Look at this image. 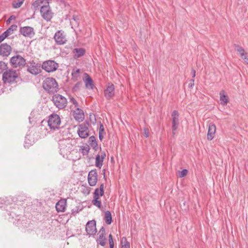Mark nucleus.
I'll use <instances>...</instances> for the list:
<instances>
[{
    "label": "nucleus",
    "instance_id": "obj_33",
    "mask_svg": "<svg viewBox=\"0 0 248 248\" xmlns=\"http://www.w3.org/2000/svg\"><path fill=\"white\" fill-rule=\"evenodd\" d=\"M43 2V0H37L35 2H34L32 4V6L35 10Z\"/></svg>",
    "mask_w": 248,
    "mask_h": 248
},
{
    "label": "nucleus",
    "instance_id": "obj_11",
    "mask_svg": "<svg viewBox=\"0 0 248 248\" xmlns=\"http://www.w3.org/2000/svg\"><path fill=\"white\" fill-rule=\"evenodd\" d=\"M54 38L56 43L58 45H63L66 42L65 35L62 31H59L55 34Z\"/></svg>",
    "mask_w": 248,
    "mask_h": 248
},
{
    "label": "nucleus",
    "instance_id": "obj_13",
    "mask_svg": "<svg viewBox=\"0 0 248 248\" xmlns=\"http://www.w3.org/2000/svg\"><path fill=\"white\" fill-rule=\"evenodd\" d=\"M67 140H63L60 141L59 143L60 149L61 154H67L68 153H70L71 151L70 143H67Z\"/></svg>",
    "mask_w": 248,
    "mask_h": 248
},
{
    "label": "nucleus",
    "instance_id": "obj_40",
    "mask_svg": "<svg viewBox=\"0 0 248 248\" xmlns=\"http://www.w3.org/2000/svg\"><path fill=\"white\" fill-rule=\"evenodd\" d=\"M17 28V26L16 25H12L9 28V30L12 31V32H13V31H16V30Z\"/></svg>",
    "mask_w": 248,
    "mask_h": 248
},
{
    "label": "nucleus",
    "instance_id": "obj_49",
    "mask_svg": "<svg viewBox=\"0 0 248 248\" xmlns=\"http://www.w3.org/2000/svg\"><path fill=\"white\" fill-rule=\"evenodd\" d=\"M194 80L193 79L191 80V85H190V87H192L194 85Z\"/></svg>",
    "mask_w": 248,
    "mask_h": 248
},
{
    "label": "nucleus",
    "instance_id": "obj_45",
    "mask_svg": "<svg viewBox=\"0 0 248 248\" xmlns=\"http://www.w3.org/2000/svg\"><path fill=\"white\" fill-rule=\"evenodd\" d=\"M145 135L146 138L149 137V132L147 129H145Z\"/></svg>",
    "mask_w": 248,
    "mask_h": 248
},
{
    "label": "nucleus",
    "instance_id": "obj_16",
    "mask_svg": "<svg viewBox=\"0 0 248 248\" xmlns=\"http://www.w3.org/2000/svg\"><path fill=\"white\" fill-rule=\"evenodd\" d=\"M114 86L112 84H108L106 89L104 90V94L107 99H111L114 95Z\"/></svg>",
    "mask_w": 248,
    "mask_h": 248
},
{
    "label": "nucleus",
    "instance_id": "obj_14",
    "mask_svg": "<svg viewBox=\"0 0 248 248\" xmlns=\"http://www.w3.org/2000/svg\"><path fill=\"white\" fill-rule=\"evenodd\" d=\"M86 231L89 235H93L96 233V222L93 220L87 222L86 225Z\"/></svg>",
    "mask_w": 248,
    "mask_h": 248
},
{
    "label": "nucleus",
    "instance_id": "obj_6",
    "mask_svg": "<svg viewBox=\"0 0 248 248\" xmlns=\"http://www.w3.org/2000/svg\"><path fill=\"white\" fill-rule=\"evenodd\" d=\"M27 67L28 71L32 75H37L41 72V64L36 63L33 61H31Z\"/></svg>",
    "mask_w": 248,
    "mask_h": 248
},
{
    "label": "nucleus",
    "instance_id": "obj_37",
    "mask_svg": "<svg viewBox=\"0 0 248 248\" xmlns=\"http://www.w3.org/2000/svg\"><path fill=\"white\" fill-rule=\"evenodd\" d=\"M187 173V170L186 169L183 170L182 171H179V176L180 177H184L186 175Z\"/></svg>",
    "mask_w": 248,
    "mask_h": 248
},
{
    "label": "nucleus",
    "instance_id": "obj_4",
    "mask_svg": "<svg viewBox=\"0 0 248 248\" xmlns=\"http://www.w3.org/2000/svg\"><path fill=\"white\" fill-rule=\"evenodd\" d=\"M52 100L56 107L60 109L65 108L67 104V100L63 96L57 94L52 96Z\"/></svg>",
    "mask_w": 248,
    "mask_h": 248
},
{
    "label": "nucleus",
    "instance_id": "obj_32",
    "mask_svg": "<svg viewBox=\"0 0 248 248\" xmlns=\"http://www.w3.org/2000/svg\"><path fill=\"white\" fill-rule=\"evenodd\" d=\"M94 199L92 201V203L96 207L100 208L101 202L99 200V197H93Z\"/></svg>",
    "mask_w": 248,
    "mask_h": 248
},
{
    "label": "nucleus",
    "instance_id": "obj_48",
    "mask_svg": "<svg viewBox=\"0 0 248 248\" xmlns=\"http://www.w3.org/2000/svg\"><path fill=\"white\" fill-rule=\"evenodd\" d=\"M17 199H18V200H19L20 201H23V196H18Z\"/></svg>",
    "mask_w": 248,
    "mask_h": 248
},
{
    "label": "nucleus",
    "instance_id": "obj_21",
    "mask_svg": "<svg viewBox=\"0 0 248 248\" xmlns=\"http://www.w3.org/2000/svg\"><path fill=\"white\" fill-rule=\"evenodd\" d=\"M66 205V201L65 200L59 201L56 204V209L58 212H64Z\"/></svg>",
    "mask_w": 248,
    "mask_h": 248
},
{
    "label": "nucleus",
    "instance_id": "obj_26",
    "mask_svg": "<svg viewBox=\"0 0 248 248\" xmlns=\"http://www.w3.org/2000/svg\"><path fill=\"white\" fill-rule=\"evenodd\" d=\"M220 103L223 105H227L228 102V98L227 95L225 94V91L222 90L219 93Z\"/></svg>",
    "mask_w": 248,
    "mask_h": 248
},
{
    "label": "nucleus",
    "instance_id": "obj_46",
    "mask_svg": "<svg viewBox=\"0 0 248 248\" xmlns=\"http://www.w3.org/2000/svg\"><path fill=\"white\" fill-rule=\"evenodd\" d=\"M6 31L7 32V33L8 34V35H10V34H11L13 33V32H12V31H11L10 30H9V29H8V30H7Z\"/></svg>",
    "mask_w": 248,
    "mask_h": 248
},
{
    "label": "nucleus",
    "instance_id": "obj_34",
    "mask_svg": "<svg viewBox=\"0 0 248 248\" xmlns=\"http://www.w3.org/2000/svg\"><path fill=\"white\" fill-rule=\"evenodd\" d=\"M90 148L88 146H84L81 148V153L83 155H87L88 154Z\"/></svg>",
    "mask_w": 248,
    "mask_h": 248
},
{
    "label": "nucleus",
    "instance_id": "obj_38",
    "mask_svg": "<svg viewBox=\"0 0 248 248\" xmlns=\"http://www.w3.org/2000/svg\"><path fill=\"white\" fill-rule=\"evenodd\" d=\"M70 102L75 105V107H77L78 106V103L74 98L71 97L70 98Z\"/></svg>",
    "mask_w": 248,
    "mask_h": 248
},
{
    "label": "nucleus",
    "instance_id": "obj_43",
    "mask_svg": "<svg viewBox=\"0 0 248 248\" xmlns=\"http://www.w3.org/2000/svg\"><path fill=\"white\" fill-rule=\"evenodd\" d=\"M1 35L3 36V37H4L3 38L4 39L9 36L8 34L7 33V32L6 31H4Z\"/></svg>",
    "mask_w": 248,
    "mask_h": 248
},
{
    "label": "nucleus",
    "instance_id": "obj_25",
    "mask_svg": "<svg viewBox=\"0 0 248 248\" xmlns=\"http://www.w3.org/2000/svg\"><path fill=\"white\" fill-rule=\"evenodd\" d=\"M104 184H102L100 185L99 189L96 188L93 193V197H99V195L102 196L104 194Z\"/></svg>",
    "mask_w": 248,
    "mask_h": 248
},
{
    "label": "nucleus",
    "instance_id": "obj_28",
    "mask_svg": "<svg viewBox=\"0 0 248 248\" xmlns=\"http://www.w3.org/2000/svg\"><path fill=\"white\" fill-rule=\"evenodd\" d=\"M80 75V69L78 68L73 69L72 73V78L74 80H77Z\"/></svg>",
    "mask_w": 248,
    "mask_h": 248
},
{
    "label": "nucleus",
    "instance_id": "obj_51",
    "mask_svg": "<svg viewBox=\"0 0 248 248\" xmlns=\"http://www.w3.org/2000/svg\"><path fill=\"white\" fill-rule=\"evenodd\" d=\"M1 199H0V202H1Z\"/></svg>",
    "mask_w": 248,
    "mask_h": 248
},
{
    "label": "nucleus",
    "instance_id": "obj_10",
    "mask_svg": "<svg viewBox=\"0 0 248 248\" xmlns=\"http://www.w3.org/2000/svg\"><path fill=\"white\" fill-rule=\"evenodd\" d=\"M97 176L98 175L95 170H92L89 172L88 181L90 186H95L97 182Z\"/></svg>",
    "mask_w": 248,
    "mask_h": 248
},
{
    "label": "nucleus",
    "instance_id": "obj_2",
    "mask_svg": "<svg viewBox=\"0 0 248 248\" xmlns=\"http://www.w3.org/2000/svg\"><path fill=\"white\" fill-rule=\"evenodd\" d=\"M18 77L16 71L9 69L4 72L2 75V79L4 83H12L14 82Z\"/></svg>",
    "mask_w": 248,
    "mask_h": 248
},
{
    "label": "nucleus",
    "instance_id": "obj_47",
    "mask_svg": "<svg viewBox=\"0 0 248 248\" xmlns=\"http://www.w3.org/2000/svg\"><path fill=\"white\" fill-rule=\"evenodd\" d=\"M192 72L193 73L192 77H193V78H194L195 77V75H196V71H195V70L193 69L192 70Z\"/></svg>",
    "mask_w": 248,
    "mask_h": 248
},
{
    "label": "nucleus",
    "instance_id": "obj_17",
    "mask_svg": "<svg viewBox=\"0 0 248 248\" xmlns=\"http://www.w3.org/2000/svg\"><path fill=\"white\" fill-rule=\"evenodd\" d=\"M11 47L7 44H2L0 46V55L8 56L11 52Z\"/></svg>",
    "mask_w": 248,
    "mask_h": 248
},
{
    "label": "nucleus",
    "instance_id": "obj_19",
    "mask_svg": "<svg viewBox=\"0 0 248 248\" xmlns=\"http://www.w3.org/2000/svg\"><path fill=\"white\" fill-rule=\"evenodd\" d=\"M84 76L83 81L86 87L88 89H93V84L92 79L86 73H84Z\"/></svg>",
    "mask_w": 248,
    "mask_h": 248
},
{
    "label": "nucleus",
    "instance_id": "obj_39",
    "mask_svg": "<svg viewBox=\"0 0 248 248\" xmlns=\"http://www.w3.org/2000/svg\"><path fill=\"white\" fill-rule=\"evenodd\" d=\"M242 59L244 60V62L248 64V53H247L244 56L242 57Z\"/></svg>",
    "mask_w": 248,
    "mask_h": 248
},
{
    "label": "nucleus",
    "instance_id": "obj_3",
    "mask_svg": "<svg viewBox=\"0 0 248 248\" xmlns=\"http://www.w3.org/2000/svg\"><path fill=\"white\" fill-rule=\"evenodd\" d=\"M10 62L14 68H21L26 63L25 59L19 55L14 56L10 59Z\"/></svg>",
    "mask_w": 248,
    "mask_h": 248
},
{
    "label": "nucleus",
    "instance_id": "obj_23",
    "mask_svg": "<svg viewBox=\"0 0 248 248\" xmlns=\"http://www.w3.org/2000/svg\"><path fill=\"white\" fill-rule=\"evenodd\" d=\"M106 156L105 153H102L101 155H97L95 158V166L96 167L101 168L103 165V159Z\"/></svg>",
    "mask_w": 248,
    "mask_h": 248
},
{
    "label": "nucleus",
    "instance_id": "obj_20",
    "mask_svg": "<svg viewBox=\"0 0 248 248\" xmlns=\"http://www.w3.org/2000/svg\"><path fill=\"white\" fill-rule=\"evenodd\" d=\"M216 127L214 124L210 123L208 125V131L207 133V139L211 140L214 137Z\"/></svg>",
    "mask_w": 248,
    "mask_h": 248
},
{
    "label": "nucleus",
    "instance_id": "obj_41",
    "mask_svg": "<svg viewBox=\"0 0 248 248\" xmlns=\"http://www.w3.org/2000/svg\"><path fill=\"white\" fill-rule=\"evenodd\" d=\"M16 19V16L14 15H12L10 16L8 19L7 20V23H10V21Z\"/></svg>",
    "mask_w": 248,
    "mask_h": 248
},
{
    "label": "nucleus",
    "instance_id": "obj_24",
    "mask_svg": "<svg viewBox=\"0 0 248 248\" xmlns=\"http://www.w3.org/2000/svg\"><path fill=\"white\" fill-rule=\"evenodd\" d=\"M73 52L74 54V57L75 58H79L85 54V50L82 48H75Z\"/></svg>",
    "mask_w": 248,
    "mask_h": 248
},
{
    "label": "nucleus",
    "instance_id": "obj_15",
    "mask_svg": "<svg viewBox=\"0 0 248 248\" xmlns=\"http://www.w3.org/2000/svg\"><path fill=\"white\" fill-rule=\"evenodd\" d=\"M20 32L24 36L30 38H31L34 35L33 28L29 26L21 27Z\"/></svg>",
    "mask_w": 248,
    "mask_h": 248
},
{
    "label": "nucleus",
    "instance_id": "obj_1",
    "mask_svg": "<svg viewBox=\"0 0 248 248\" xmlns=\"http://www.w3.org/2000/svg\"><path fill=\"white\" fill-rule=\"evenodd\" d=\"M43 87L48 93H54L58 90V84L56 80L52 78H46L43 82Z\"/></svg>",
    "mask_w": 248,
    "mask_h": 248
},
{
    "label": "nucleus",
    "instance_id": "obj_30",
    "mask_svg": "<svg viewBox=\"0 0 248 248\" xmlns=\"http://www.w3.org/2000/svg\"><path fill=\"white\" fill-rule=\"evenodd\" d=\"M121 243L122 248H130V243L127 241L126 237L122 238Z\"/></svg>",
    "mask_w": 248,
    "mask_h": 248
},
{
    "label": "nucleus",
    "instance_id": "obj_42",
    "mask_svg": "<svg viewBox=\"0 0 248 248\" xmlns=\"http://www.w3.org/2000/svg\"><path fill=\"white\" fill-rule=\"evenodd\" d=\"M104 128L103 125L102 124H101L99 127V133H104Z\"/></svg>",
    "mask_w": 248,
    "mask_h": 248
},
{
    "label": "nucleus",
    "instance_id": "obj_31",
    "mask_svg": "<svg viewBox=\"0 0 248 248\" xmlns=\"http://www.w3.org/2000/svg\"><path fill=\"white\" fill-rule=\"evenodd\" d=\"M235 49L239 53L241 58L247 53L244 48L239 46L235 45Z\"/></svg>",
    "mask_w": 248,
    "mask_h": 248
},
{
    "label": "nucleus",
    "instance_id": "obj_5",
    "mask_svg": "<svg viewBox=\"0 0 248 248\" xmlns=\"http://www.w3.org/2000/svg\"><path fill=\"white\" fill-rule=\"evenodd\" d=\"M61 124V119L59 115L52 114L49 116L48 125L51 129H58Z\"/></svg>",
    "mask_w": 248,
    "mask_h": 248
},
{
    "label": "nucleus",
    "instance_id": "obj_35",
    "mask_svg": "<svg viewBox=\"0 0 248 248\" xmlns=\"http://www.w3.org/2000/svg\"><path fill=\"white\" fill-rule=\"evenodd\" d=\"M24 0H20L17 2H14L13 3V7L15 8H18L20 7L23 3Z\"/></svg>",
    "mask_w": 248,
    "mask_h": 248
},
{
    "label": "nucleus",
    "instance_id": "obj_22",
    "mask_svg": "<svg viewBox=\"0 0 248 248\" xmlns=\"http://www.w3.org/2000/svg\"><path fill=\"white\" fill-rule=\"evenodd\" d=\"M74 117L75 119L78 122L82 121L84 118L83 110L77 108L76 110L74 111Z\"/></svg>",
    "mask_w": 248,
    "mask_h": 248
},
{
    "label": "nucleus",
    "instance_id": "obj_44",
    "mask_svg": "<svg viewBox=\"0 0 248 248\" xmlns=\"http://www.w3.org/2000/svg\"><path fill=\"white\" fill-rule=\"evenodd\" d=\"M103 137V133H99V138L101 140H102Z\"/></svg>",
    "mask_w": 248,
    "mask_h": 248
},
{
    "label": "nucleus",
    "instance_id": "obj_8",
    "mask_svg": "<svg viewBox=\"0 0 248 248\" xmlns=\"http://www.w3.org/2000/svg\"><path fill=\"white\" fill-rule=\"evenodd\" d=\"M89 123H82L78 125V134L81 138H86L89 135Z\"/></svg>",
    "mask_w": 248,
    "mask_h": 248
},
{
    "label": "nucleus",
    "instance_id": "obj_29",
    "mask_svg": "<svg viewBox=\"0 0 248 248\" xmlns=\"http://www.w3.org/2000/svg\"><path fill=\"white\" fill-rule=\"evenodd\" d=\"M89 143L90 144L91 146L95 148L97 147V143L96 142V139L94 136H91L89 139Z\"/></svg>",
    "mask_w": 248,
    "mask_h": 248
},
{
    "label": "nucleus",
    "instance_id": "obj_27",
    "mask_svg": "<svg viewBox=\"0 0 248 248\" xmlns=\"http://www.w3.org/2000/svg\"><path fill=\"white\" fill-rule=\"evenodd\" d=\"M105 220L107 224H110L112 222V217L111 213L107 211L105 213Z\"/></svg>",
    "mask_w": 248,
    "mask_h": 248
},
{
    "label": "nucleus",
    "instance_id": "obj_7",
    "mask_svg": "<svg viewBox=\"0 0 248 248\" xmlns=\"http://www.w3.org/2000/svg\"><path fill=\"white\" fill-rule=\"evenodd\" d=\"M58 67V63L52 60L44 62L42 65V68L47 72H54Z\"/></svg>",
    "mask_w": 248,
    "mask_h": 248
},
{
    "label": "nucleus",
    "instance_id": "obj_50",
    "mask_svg": "<svg viewBox=\"0 0 248 248\" xmlns=\"http://www.w3.org/2000/svg\"><path fill=\"white\" fill-rule=\"evenodd\" d=\"M3 37H3V36H0V43H1L4 39Z\"/></svg>",
    "mask_w": 248,
    "mask_h": 248
},
{
    "label": "nucleus",
    "instance_id": "obj_36",
    "mask_svg": "<svg viewBox=\"0 0 248 248\" xmlns=\"http://www.w3.org/2000/svg\"><path fill=\"white\" fill-rule=\"evenodd\" d=\"M108 238H109L108 241H109V248H114V242L113 241L112 236L111 234H110L109 235Z\"/></svg>",
    "mask_w": 248,
    "mask_h": 248
},
{
    "label": "nucleus",
    "instance_id": "obj_9",
    "mask_svg": "<svg viewBox=\"0 0 248 248\" xmlns=\"http://www.w3.org/2000/svg\"><path fill=\"white\" fill-rule=\"evenodd\" d=\"M40 12L43 18L47 21H50L52 17V13L48 4L42 6Z\"/></svg>",
    "mask_w": 248,
    "mask_h": 248
},
{
    "label": "nucleus",
    "instance_id": "obj_18",
    "mask_svg": "<svg viewBox=\"0 0 248 248\" xmlns=\"http://www.w3.org/2000/svg\"><path fill=\"white\" fill-rule=\"evenodd\" d=\"M99 238L97 240V242L102 246H104L106 243V238H105V230L102 227L99 232Z\"/></svg>",
    "mask_w": 248,
    "mask_h": 248
},
{
    "label": "nucleus",
    "instance_id": "obj_12",
    "mask_svg": "<svg viewBox=\"0 0 248 248\" xmlns=\"http://www.w3.org/2000/svg\"><path fill=\"white\" fill-rule=\"evenodd\" d=\"M179 113L177 110H174L171 114L172 116V129L173 131V134H174V131H176L178 128L179 122Z\"/></svg>",
    "mask_w": 248,
    "mask_h": 248
}]
</instances>
